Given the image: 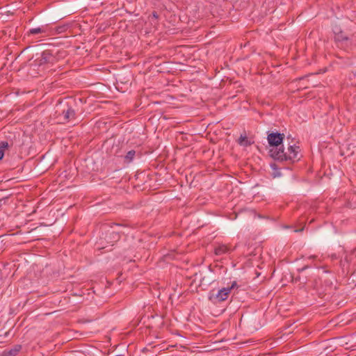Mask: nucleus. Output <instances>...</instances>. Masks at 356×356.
Wrapping results in <instances>:
<instances>
[{
	"mask_svg": "<svg viewBox=\"0 0 356 356\" xmlns=\"http://www.w3.org/2000/svg\"><path fill=\"white\" fill-rule=\"evenodd\" d=\"M254 142L250 141L248 139L247 136L241 135L240 138L238 140V143L244 147H249Z\"/></svg>",
	"mask_w": 356,
	"mask_h": 356,
	"instance_id": "obj_10",
	"label": "nucleus"
},
{
	"mask_svg": "<svg viewBox=\"0 0 356 356\" xmlns=\"http://www.w3.org/2000/svg\"><path fill=\"white\" fill-rule=\"evenodd\" d=\"M114 227H118L120 228V227H127V225H122V224H118V223H112L111 225V227L113 228Z\"/></svg>",
	"mask_w": 356,
	"mask_h": 356,
	"instance_id": "obj_15",
	"label": "nucleus"
},
{
	"mask_svg": "<svg viewBox=\"0 0 356 356\" xmlns=\"http://www.w3.org/2000/svg\"><path fill=\"white\" fill-rule=\"evenodd\" d=\"M62 106L59 111L58 118L65 124L74 121L76 119V111L78 105L76 101L72 98H68L65 101L60 102Z\"/></svg>",
	"mask_w": 356,
	"mask_h": 356,
	"instance_id": "obj_2",
	"label": "nucleus"
},
{
	"mask_svg": "<svg viewBox=\"0 0 356 356\" xmlns=\"http://www.w3.org/2000/svg\"><path fill=\"white\" fill-rule=\"evenodd\" d=\"M0 356H8V355H6V353H5V352L3 351V352L2 353V354H1V355H0Z\"/></svg>",
	"mask_w": 356,
	"mask_h": 356,
	"instance_id": "obj_20",
	"label": "nucleus"
},
{
	"mask_svg": "<svg viewBox=\"0 0 356 356\" xmlns=\"http://www.w3.org/2000/svg\"><path fill=\"white\" fill-rule=\"evenodd\" d=\"M284 137V134L279 132H268L267 140L270 147L268 154L275 161L282 159L280 156H284L283 141Z\"/></svg>",
	"mask_w": 356,
	"mask_h": 356,
	"instance_id": "obj_1",
	"label": "nucleus"
},
{
	"mask_svg": "<svg viewBox=\"0 0 356 356\" xmlns=\"http://www.w3.org/2000/svg\"><path fill=\"white\" fill-rule=\"evenodd\" d=\"M302 230H303V228L300 229H296L295 232H302Z\"/></svg>",
	"mask_w": 356,
	"mask_h": 356,
	"instance_id": "obj_19",
	"label": "nucleus"
},
{
	"mask_svg": "<svg viewBox=\"0 0 356 356\" xmlns=\"http://www.w3.org/2000/svg\"><path fill=\"white\" fill-rule=\"evenodd\" d=\"M44 32H45L44 29L38 27V28L31 29L29 31L28 34L29 35H35V34H39V33H44Z\"/></svg>",
	"mask_w": 356,
	"mask_h": 356,
	"instance_id": "obj_13",
	"label": "nucleus"
},
{
	"mask_svg": "<svg viewBox=\"0 0 356 356\" xmlns=\"http://www.w3.org/2000/svg\"><path fill=\"white\" fill-rule=\"evenodd\" d=\"M238 287L236 281H234L230 286L220 289L217 293H210L209 300L214 304L226 300L231 292Z\"/></svg>",
	"mask_w": 356,
	"mask_h": 356,
	"instance_id": "obj_3",
	"label": "nucleus"
},
{
	"mask_svg": "<svg viewBox=\"0 0 356 356\" xmlns=\"http://www.w3.org/2000/svg\"><path fill=\"white\" fill-rule=\"evenodd\" d=\"M22 349V346L17 344L13 346L10 350H4L5 353L8 356H15Z\"/></svg>",
	"mask_w": 356,
	"mask_h": 356,
	"instance_id": "obj_9",
	"label": "nucleus"
},
{
	"mask_svg": "<svg viewBox=\"0 0 356 356\" xmlns=\"http://www.w3.org/2000/svg\"><path fill=\"white\" fill-rule=\"evenodd\" d=\"M229 251V248L225 245H219L214 249V253L216 255L221 256L227 253Z\"/></svg>",
	"mask_w": 356,
	"mask_h": 356,
	"instance_id": "obj_8",
	"label": "nucleus"
},
{
	"mask_svg": "<svg viewBox=\"0 0 356 356\" xmlns=\"http://www.w3.org/2000/svg\"><path fill=\"white\" fill-rule=\"evenodd\" d=\"M334 39L337 42H342L346 41L348 40V38L347 35L344 34V33L341 29H336L334 31Z\"/></svg>",
	"mask_w": 356,
	"mask_h": 356,
	"instance_id": "obj_7",
	"label": "nucleus"
},
{
	"mask_svg": "<svg viewBox=\"0 0 356 356\" xmlns=\"http://www.w3.org/2000/svg\"><path fill=\"white\" fill-rule=\"evenodd\" d=\"M13 142L3 140L0 142V161L3 159L5 150L8 149L13 146Z\"/></svg>",
	"mask_w": 356,
	"mask_h": 356,
	"instance_id": "obj_6",
	"label": "nucleus"
},
{
	"mask_svg": "<svg viewBox=\"0 0 356 356\" xmlns=\"http://www.w3.org/2000/svg\"><path fill=\"white\" fill-rule=\"evenodd\" d=\"M300 151V147L296 145H289L287 152L284 150V156H280L282 159H277V161H291L293 163L295 161L299 160L298 155Z\"/></svg>",
	"mask_w": 356,
	"mask_h": 356,
	"instance_id": "obj_5",
	"label": "nucleus"
},
{
	"mask_svg": "<svg viewBox=\"0 0 356 356\" xmlns=\"http://www.w3.org/2000/svg\"><path fill=\"white\" fill-rule=\"evenodd\" d=\"M67 29V26L66 25H63V26H57L56 30V32L58 33H61L64 31H65Z\"/></svg>",
	"mask_w": 356,
	"mask_h": 356,
	"instance_id": "obj_14",
	"label": "nucleus"
},
{
	"mask_svg": "<svg viewBox=\"0 0 356 356\" xmlns=\"http://www.w3.org/2000/svg\"><path fill=\"white\" fill-rule=\"evenodd\" d=\"M120 233H124L122 230L120 229H117L116 231H113L110 234V238L112 239V241H118L120 238Z\"/></svg>",
	"mask_w": 356,
	"mask_h": 356,
	"instance_id": "obj_12",
	"label": "nucleus"
},
{
	"mask_svg": "<svg viewBox=\"0 0 356 356\" xmlns=\"http://www.w3.org/2000/svg\"><path fill=\"white\" fill-rule=\"evenodd\" d=\"M150 18L157 19L159 18V15L157 12L154 11L152 15L149 16Z\"/></svg>",
	"mask_w": 356,
	"mask_h": 356,
	"instance_id": "obj_16",
	"label": "nucleus"
},
{
	"mask_svg": "<svg viewBox=\"0 0 356 356\" xmlns=\"http://www.w3.org/2000/svg\"><path fill=\"white\" fill-rule=\"evenodd\" d=\"M270 168L273 170H277L279 169V168L277 167V164L275 163H270Z\"/></svg>",
	"mask_w": 356,
	"mask_h": 356,
	"instance_id": "obj_17",
	"label": "nucleus"
},
{
	"mask_svg": "<svg viewBox=\"0 0 356 356\" xmlns=\"http://www.w3.org/2000/svg\"><path fill=\"white\" fill-rule=\"evenodd\" d=\"M307 268H308V266H305L302 268L298 269V271L302 272V271L305 270V269H307Z\"/></svg>",
	"mask_w": 356,
	"mask_h": 356,
	"instance_id": "obj_18",
	"label": "nucleus"
},
{
	"mask_svg": "<svg viewBox=\"0 0 356 356\" xmlns=\"http://www.w3.org/2000/svg\"><path fill=\"white\" fill-rule=\"evenodd\" d=\"M135 155H136L135 150L131 149V150L129 151L127 153V154L124 156V163H131L134 160Z\"/></svg>",
	"mask_w": 356,
	"mask_h": 356,
	"instance_id": "obj_11",
	"label": "nucleus"
},
{
	"mask_svg": "<svg viewBox=\"0 0 356 356\" xmlns=\"http://www.w3.org/2000/svg\"><path fill=\"white\" fill-rule=\"evenodd\" d=\"M280 175V173H278V175H274V177H276V176H278V175Z\"/></svg>",
	"mask_w": 356,
	"mask_h": 356,
	"instance_id": "obj_21",
	"label": "nucleus"
},
{
	"mask_svg": "<svg viewBox=\"0 0 356 356\" xmlns=\"http://www.w3.org/2000/svg\"><path fill=\"white\" fill-rule=\"evenodd\" d=\"M56 52L54 49H46L41 53L40 57L35 60L36 65L41 66L46 64H54L57 61Z\"/></svg>",
	"mask_w": 356,
	"mask_h": 356,
	"instance_id": "obj_4",
	"label": "nucleus"
}]
</instances>
